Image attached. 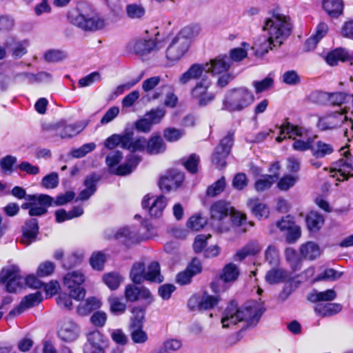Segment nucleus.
<instances>
[{
  "mask_svg": "<svg viewBox=\"0 0 353 353\" xmlns=\"http://www.w3.org/2000/svg\"><path fill=\"white\" fill-rule=\"evenodd\" d=\"M211 85L210 79L203 78L192 89L191 96L199 106H205L214 99V94L208 92Z\"/></svg>",
  "mask_w": 353,
  "mask_h": 353,
  "instance_id": "nucleus-13",
  "label": "nucleus"
},
{
  "mask_svg": "<svg viewBox=\"0 0 353 353\" xmlns=\"http://www.w3.org/2000/svg\"><path fill=\"white\" fill-rule=\"evenodd\" d=\"M336 296L334 290H327L324 292L314 291L309 296V300L312 302L331 301Z\"/></svg>",
  "mask_w": 353,
  "mask_h": 353,
  "instance_id": "nucleus-45",
  "label": "nucleus"
},
{
  "mask_svg": "<svg viewBox=\"0 0 353 353\" xmlns=\"http://www.w3.org/2000/svg\"><path fill=\"white\" fill-rule=\"evenodd\" d=\"M206 74L204 64L194 63L179 77V82L185 85L192 80L208 78Z\"/></svg>",
  "mask_w": 353,
  "mask_h": 353,
  "instance_id": "nucleus-25",
  "label": "nucleus"
},
{
  "mask_svg": "<svg viewBox=\"0 0 353 353\" xmlns=\"http://www.w3.org/2000/svg\"><path fill=\"white\" fill-rule=\"evenodd\" d=\"M268 37H260L252 47L256 56H263L270 50L281 46L291 33L292 26L289 18L283 14H274L268 19L263 27Z\"/></svg>",
  "mask_w": 353,
  "mask_h": 353,
  "instance_id": "nucleus-1",
  "label": "nucleus"
},
{
  "mask_svg": "<svg viewBox=\"0 0 353 353\" xmlns=\"http://www.w3.org/2000/svg\"><path fill=\"white\" fill-rule=\"evenodd\" d=\"M80 328L79 325L72 320H64L60 324L58 330L59 337L64 341L72 342L79 336Z\"/></svg>",
  "mask_w": 353,
  "mask_h": 353,
  "instance_id": "nucleus-22",
  "label": "nucleus"
},
{
  "mask_svg": "<svg viewBox=\"0 0 353 353\" xmlns=\"http://www.w3.org/2000/svg\"><path fill=\"white\" fill-rule=\"evenodd\" d=\"M254 101V96L246 88L230 90L223 100V109L229 112H239L248 107Z\"/></svg>",
  "mask_w": 353,
  "mask_h": 353,
  "instance_id": "nucleus-6",
  "label": "nucleus"
},
{
  "mask_svg": "<svg viewBox=\"0 0 353 353\" xmlns=\"http://www.w3.org/2000/svg\"><path fill=\"white\" fill-rule=\"evenodd\" d=\"M340 159L333 163L331 168L332 176L336 178V180L343 181L352 176L353 157L350 155L346 148L341 149Z\"/></svg>",
  "mask_w": 353,
  "mask_h": 353,
  "instance_id": "nucleus-12",
  "label": "nucleus"
},
{
  "mask_svg": "<svg viewBox=\"0 0 353 353\" xmlns=\"http://www.w3.org/2000/svg\"><path fill=\"white\" fill-rule=\"evenodd\" d=\"M200 32V27L197 25H191L184 27L176 36L180 39L185 40L190 46V41L196 37Z\"/></svg>",
  "mask_w": 353,
  "mask_h": 353,
  "instance_id": "nucleus-40",
  "label": "nucleus"
},
{
  "mask_svg": "<svg viewBox=\"0 0 353 353\" xmlns=\"http://www.w3.org/2000/svg\"><path fill=\"white\" fill-rule=\"evenodd\" d=\"M348 58V52L344 48H338L326 55L325 61L328 65L334 66L337 65L339 61H346Z\"/></svg>",
  "mask_w": 353,
  "mask_h": 353,
  "instance_id": "nucleus-33",
  "label": "nucleus"
},
{
  "mask_svg": "<svg viewBox=\"0 0 353 353\" xmlns=\"http://www.w3.org/2000/svg\"><path fill=\"white\" fill-rule=\"evenodd\" d=\"M168 200L163 196H158L154 198L149 208L150 215L152 217H160L167 205Z\"/></svg>",
  "mask_w": 353,
  "mask_h": 353,
  "instance_id": "nucleus-37",
  "label": "nucleus"
},
{
  "mask_svg": "<svg viewBox=\"0 0 353 353\" xmlns=\"http://www.w3.org/2000/svg\"><path fill=\"white\" fill-rule=\"evenodd\" d=\"M201 270L202 266L200 261L194 259L184 271L176 275V281L181 285L189 284L192 281V278L200 273Z\"/></svg>",
  "mask_w": 353,
  "mask_h": 353,
  "instance_id": "nucleus-23",
  "label": "nucleus"
},
{
  "mask_svg": "<svg viewBox=\"0 0 353 353\" xmlns=\"http://www.w3.org/2000/svg\"><path fill=\"white\" fill-rule=\"evenodd\" d=\"M156 47L154 40L152 39L137 38L130 41L128 44V50L139 57L150 53Z\"/></svg>",
  "mask_w": 353,
  "mask_h": 353,
  "instance_id": "nucleus-18",
  "label": "nucleus"
},
{
  "mask_svg": "<svg viewBox=\"0 0 353 353\" xmlns=\"http://www.w3.org/2000/svg\"><path fill=\"white\" fill-rule=\"evenodd\" d=\"M109 239H114L127 243L128 241H134L137 239V234L129 228H123L117 230L113 235H109Z\"/></svg>",
  "mask_w": 353,
  "mask_h": 353,
  "instance_id": "nucleus-39",
  "label": "nucleus"
},
{
  "mask_svg": "<svg viewBox=\"0 0 353 353\" xmlns=\"http://www.w3.org/2000/svg\"><path fill=\"white\" fill-rule=\"evenodd\" d=\"M123 159V154L119 150L109 153L105 162L110 171L116 175L125 176L130 174L141 161V157L135 154H130L123 163L119 165Z\"/></svg>",
  "mask_w": 353,
  "mask_h": 353,
  "instance_id": "nucleus-5",
  "label": "nucleus"
},
{
  "mask_svg": "<svg viewBox=\"0 0 353 353\" xmlns=\"http://www.w3.org/2000/svg\"><path fill=\"white\" fill-rule=\"evenodd\" d=\"M206 223L207 220L205 217L197 214L191 216L188 219L187 222V226L192 230L197 231L203 228Z\"/></svg>",
  "mask_w": 353,
  "mask_h": 353,
  "instance_id": "nucleus-57",
  "label": "nucleus"
},
{
  "mask_svg": "<svg viewBox=\"0 0 353 353\" xmlns=\"http://www.w3.org/2000/svg\"><path fill=\"white\" fill-rule=\"evenodd\" d=\"M99 178L94 174L88 176L85 181L84 185L85 188L81 191L77 200L85 201L88 199L96 191V183Z\"/></svg>",
  "mask_w": 353,
  "mask_h": 353,
  "instance_id": "nucleus-29",
  "label": "nucleus"
},
{
  "mask_svg": "<svg viewBox=\"0 0 353 353\" xmlns=\"http://www.w3.org/2000/svg\"><path fill=\"white\" fill-rule=\"evenodd\" d=\"M132 331H131V339L132 341L135 343H144L148 339L147 333L142 329V326H139L137 325L135 323L132 324Z\"/></svg>",
  "mask_w": 353,
  "mask_h": 353,
  "instance_id": "nucleus-48",
  "label": "nucleus"
},
{
  "mask_svg": "<svg viewBox=\"0 0 353 353\" xmlns=\"http://www.w3.org/2000/svg\"><path fill=\"white\" fill-rule=\"evenodd\" d=\"M288 272L281 268H272L265 275V281L270 284H276L287 279Z\"/></svg>",
  "mask_w": 353,
  "mask_h": 353,
  "instance_id": "nucleus-38",
  "label": "nucleus"
},
{
  "mask_svg": "<svg viewBox=\"0 0 353 353\" xmlns=\"http://www.w3.org/2000/svg\"><path fill=\"white\" fill-rule=\"evenodd\" d=\"M333 152V145L322 141H318L312 145L311 152L316 159L324 158L327 155L331 154Z\"/></svg>",
  "mask_w": 353,
  "mask_h": 353,
  "instance_id": "nucleus-32",
  "label": "nucleus"
},
{
  "mask_svg": "<svg viewBox=\"0 0 353 353\" xmlns=\"http://www.w3.org/2000/svg\"><path fill=\"white\" fill-rule=\"evenodd\" d=\"M225 187V180L224 177H221L215 183L208 187L207 194L210 196H215L223 191Z\"/></svg>",
  "mask_w": 353,
  "mask_h": 353,
  "instance_id": "nucleus-59",
  "label": "nucleus"
},
{
  "mask_svg": "<svg viewBox=\"0 0 353 353\" xmlns=\"http://www.w3.org/2000/svg\"><path fill=\"white\" fill-rule=\"evenodd\" d=\"M299 251L303 259L310 261L316 259L321 254L319 246L313 241H307L302 244Z\"/></svg>",
  "mask_w": 353,
  "mask_h": 353,
  "instance_id": "nucleus-27",
  "label": "nucleus"
},
{
  "mask_svg": "<svg viewBox=\"0 0 353 353\" xmlns=\"http://www.w3.org/2000/svg\"><path fill=\"white\" fill-rule=\"evenodd\" d=\"M352 98V110L345 106L341 108L340 111H335L319 117L317 123L318 128L322 131L330 130L340 128L343 124L346 123L350 127V129L349 131L347 130H345V136L348 139L350 137H353V95Z\"/></svg>",
  "mask_w": 353,
  "mask_h": 353,
  "instance_id": "nucleus-3",
  "label": "nucleus"
},
{
  "mask_svg": "<svg viewBox=\"0 0 353 353\" xmlns=\"http://www.w3.org/2000/svg\"><path fill=\"white\" fill-rule=\"evenodd\" d=\"M67 54L61 50H50L44 54V59L48 62H57L63 60Z\"/></svg>",
  "mask_w": 353,
  "mask_h": 353,
  "instance_id": "nucleus-58",
  "label": "nucleus"
},
{
  "mask_svg": "<svg viewBox=\"0 0 353 353\" xmlns=\"http://www.w3.org/2000/svg\"><path fill=\"white\" fill-rule=\"evenodd\" d=\"M231 212L232 207L230 203L224 201H219L211 206V223L218 232H225L230 229Z\"/></svg>",
  "mask_w": 353,
  "mask_h": 353,
  "instance_id": "nucleus-8",
  "label": "nucleus"
},
{
  "mask_svg": "<svg viewBox=\"0 0 353 353\" xmlns=\"http://www.w3.org/2000/svg\"><path fill=\"white\" fill-rule=\"evenodd\" d=\"M119 145L131 152H142L146 145V139L143 137L134 138L133 132L125 131L121 134L111 135L104 142V146L109 150Z\"/></svg>",
  "mask_w": 353,
  "mask_h": 353,
  "instance_id": "nucleus-4",
  "label": "nucleus"
},
{
  "mask_svg": "<svg viewBox=\"0 0 353 353\" xmlns=\"http://www.w3.org/2000/svg\"><path fill=\"white\" fill-rule=\"evenodd\" d=\"M342 309V307L339 303H319L316 305L314 310L315 312L322 316H332L334 314L339 312Z\"/></svg>",
  "mask_w": 353,
  "mask_h": 353,
  "instance_id": "nucleus-35",
  "label": "nucleus"
},
{
  "mask_svg": "<svg viewBox=\"0 0 353 353\" xmlns=\"http://www.w3.org/2000/svg\"><path fill=\"white\" fill-rule=\"evenodd\" d=\"M299 180L297 174H286L283 176L278 182L277 187L281 190H288L292 188Z\"/></svg>",
  "mask_w": 353,
  "mask_h": 353,
  "instance_id": "nucleus-51",
  "label": "nucleus"
},
{
  "mask_svg": "<svg viewBox=\"0 0 353 353\" xmlns=\"http://www.w3.org/2000/svg\"><path fill=\"white\" fill-rule=\"evenodd\" d=\"M200 162L199 157L195 154H192L183 164L186 170L190 173H196L198 170V166Z\"/></svg>",
  "mask_w": 353,
  "mask_h": 353,
  "instance_id": "nucleus-61",
  "label": "nucleus"
},
{
  "mask_svg": "<svg viewBox=\"0 0 353 353\" xmlns=\"http://www.w3.org/2000/svg\"><path fill=\"white\" fill-rule=\"evenodd\" d=\"M277 226L282 231L292 230L294 235V239L299 238L301 236V230L299 227L294 225V221L290 216H285L281 221H278Z\"/></svg>",
  "mask_w": 353,
  "mask_h": 353,
  "instance_id": "nucleus-42",
  "label": "nucleus"
},
{
  "mask_svg": "<svg viewBox=\"0 0 353 353\" xmlns=\"http://www.w3.org/2000/svg\"><path fill=\"white\" fill-rule=\"evenodd\" d=\"M233 133L229 132L216 147L212 156V161L217 168H222L225 165L226 158L229 155L233 145Z\"/></svg>",
  "mask_w": 353,
  "mask_h": 353,
  "instance_id": "nucleus-15",
  "label": "nucleus"
},
{
  "mask_svg": "<svg viewBox=\"0 0 353 353\" xmlns=\"http://www.w3.org/2000/svg\"><path fill=\"white\" fill-rule=\"evenodd\" d=\"M126 13L128 17L132 19H139L144 16L145 10L140 4L132 3L126 6Z\"/></svg>",
  "mask_w": 353,
  "mask_h": 353,
  "instance_id": "nucleus-50",
  "label": "nucleus"
},
{
  "mask_svg": "<svg viewBox=\"0 0 353 353\" xmlns=\"http://www.w3.org/2000/svg\"><path fill=\"white\" fill-rule=\"evenodd\" d=\"M239 275V270L238 267L234 263L227 264L221 274V279L226 283L234 282L236 281Z\"/></svg>",
  "mask_w": 353,
  "mask_h": 353,
  "instance_id": "nucleus-43",
  "label": "nucleus"
},
{
  "mask_svg": "<svg viewBox=\"0 0 353 353\" xmlns=\"http://www.w3.org/2000/svg\"><path fill=\"white\" fill-rule=\"evenodd\" d=\"M150 154H157L165 150V145L159 136L152 137L149 141L146 140V145L143 150Z\"/></svg>",
  "mask_w": 353,
  "mask_h": 353,
  "instance_id": "nucleus-34",
  "label": "nucleus"
},
{
  "mask_svg": "<svg viewBox=\"0 0 353 353\" xmlns=\"http://www.w3.org/2000/svg\"><path fill=\"white\" fill-rule=\"evenodd\" d=\"M26 199L32 201V208L29 210L32 216L44 214L47 208L53 203V199L46 194L28 195Z\"/></svg>",
  "mask_w": 353,
  "mask_h": 353,
  "instance_id": "nucleus-16",
  "label": "nucleus"
},
{
  "mask_svg": "<svg viewBox=\"0 0 353 353\" xmlns=\"http://www.w3.org/2000/svg\"><path fill=\"white\" fill-rule=\"evenodd\" d=\"M103 281L111 290H114L119 288L123 279L118 273L110 272L103 276Z\"/></svg>",
  "mask_w": 353,
  "mask_h": 353,
  "instance_id": "nucleus-47",
  "label": "nucleus"
},
{
  "mask_svg": "<svg viewBox=\"0 0 353 353\" xmlns=\"http://www.w3.org/2000/svg\"><path fill=\"white\" fill-rule=\"evenodd\" d=\"M130 277L132 282L140 284L144 281H149L156 283H161L163 277L160 273L159 263L153 261L150 263L147 269L143 263H135L131 269Z\"/></svg>",
  "mask_w": 353,
  "mask_h": 353,
  "instance_id": "nucleus-7",
  "label": "nucleus"
},
{
  "mask_svg": "<svg viewBox=\"0 0 353 353\" xmlns=\"http://www.w3.org/2000/svg\"><path fill=\"white\" fill-rule=\"evenodd\" d=\"M165 114V110L163 108H157L151 110L145 115L153 124L159 123Z\"/></svg>",
  "mask_w": 353,
  "mask_h": 353,
  "instance_id": "nucleus-64",
  "label": "nucleus"
},
{
  "mask_svg": "<svg viewBox=\"0 0 353 353\" xmlns=\"http://www.w3.org/2000/svg\"><path fill=\"white\" fill-rule=\"evenodd\" d=\"M278 176L276 175L267 174L256 181L254 184L255 190L257 192H263L268 190L276 181Z\"/></svg>",
  "mask_w": 353,
  "mask_h": 353,
  "instance_id": "nucleus-46",
  "label": "nucleus"
},
{
  "mask_svg": "<svg viewBox=\"0 0 353 353\" xmlns=\"http://www.w3.org/2000/svg\"><path fill=\"white\" fill-rule=\"evenodd\" d=\"M264 311L261 303L248 302L240 308L232 303L223 313L221 319L223 327H231L239 322H245L248 327L256 325Z\"/></svg>",
  "mask_w": 353,
  "mask_h": 353,
  "instance_id": "nucleus-2",
  "label": "nucleus"
},
{
  "mask_svg": "<svg viewBox=\"0 0 353 353\" xmlns=\"http://www.w3.org/2000/svg\"><path fill=\"white\" fill-rule=\"evenodd\" d=\"M85 127V125L81 123L70 124L64 127L60 136L61 138H70L80 133Z\"/></svg>",
  "mask_w": 353,
  "mask_h": 353,
  "instance_id": "nucleus-49",
  "label": "nucleus"
},
{
  "mask_svg": "<svg viewBox=\"0 0 353 353\" xmlns=\"http://www.w3.org/2000/svg\"><path fill=\"white\" fill-rule=\"evenodd\" d=\"M55 269V264L50 261L41 263L37 270V274L40 277L48 276L52 274Z\"/></svg>",
  "mask_w": 353,
  "mask_h": 353,
  "instance_id": "nucleus-54",
  "label": "nucleus"
},
{
  "mask_svg": "<svg viewBox=\"0 0 353 353\" xmlns=\"http://www.w3.org/2000/svg\"><path fill=\"white\" fill-rule=\"evenodd\" d=\"M248 205L252 213L259 219L267 218L270 214L268 206L259 201V199H250L248 201Z\"/></svg>",
  "mask_w": 353,
  "mask_h": 353,
  "instance_id": "nucleus-28",
  "label": "nucleus"
},
{
  "mask_svg": "<svg viewBox=\"0 0 353 353\" xmlns=\"http://www.w3.org/2000/svg\"><path fill=\"white\" fill-rule=\"evenodd\" d=\"M324 223L323 217L316 212H310L306 217V223L310 231L319 230Z\"/></svg>",
  "mask_w": 353,
  "mask_h": 353,
  "instance_id": "nucleus-41",
  "label": "nucleus"
},
{
  "mask_svg": "<svg viewBox=\"0 0 353 353\" xmlns=\"http://www.w3.org/2000/svg\"><path fill=\"white\" fill-rule=\"evenodd\" d=\"M188 43L175 37L166 50V58L170 61H177L186 53L189 48Z\"/></svg>",
  "mask_w": 353,
  "mask_h": 353,
  "instance_id": "nucleus-20",
  "label": "nucleus"
},
{
  "mask_svg": "<svg viewBox=\"0 0 353 353\" xmlns=\"http://www.w3.org/2000/svg\"><path fill=\"white\" fill-rule=\"evenodd\" d=\"M139 287H137L132 284L125 286L124 291V296L127 301L135 302L139 300Z\"/></svg>",
  "mask_w": 353,
  "mask_h": 353,
  "instance_id": "nucleus-62",
  "label": "nucleus"
},
{
  "mask_svg": "<svg viewBox=\"0 0 353 353\" xmlns=\"http://www.w3.org/2000/svg\"><path fill=\"white\" fill-rule=\"evenodd\" d=\"M101 301L95 297H90L81 301L77 308V313L81 316H86L92 311L101 307Z\"/></svg>",
  "mask_w": 353,
  "mask_h": 353,
  "instance_id": "nucleus-31",
  "label": "nucleus"
},
{
  "mask_svg": "<svg viewBox=\"0 0 353 353\" xmlns=\"http://www.w3.org/2000/svg\"><path fill=\"white\" fill-rule=\"evenodd\" d=\"M110 310L115 315H121L126 310V303L121 298L112 295L108 298Z\"/></svg>",
  "mask_w": 353,
  "mask_h": 353,
  "instance_id": "nucleus-44",
  "label": "nucleus"
},
{
  "mask_svg": "<svg viewBox=\"0 0 353 353\" xmlns=\"http://www.w3.org/2000/svg\"><path fill=\"white\" fill-rule=\"evenodd\" d=\"M184 134V131L174 128H168L164 130L165 139L170 142L176 141L180 139Z\"/></svg>",
  "mask_w": 353,
  "mask_h": 353,
  "instance_id": "nucleus-60",
  "label": "nucleus"
},
{
  "mask_svg": "<svg viewBox=\"0 0 353 353\" xmlns=\"http://www.w3.org/2000/svg\"><path fill=\"white\" fill-rule=\"evenodd\" d=\"M105 342L99 331L90 332L83 346V353H105Z\"/></svg>",
  "mask_w": 353,
  "mask_h": 353,
  "instance_id": "nucleus-19",
  "label": "nucleus"
},
{
  "mask_svg": "<svg viewBox=\"0 0 353 353\" xmlns=\"http://www.w3.org/2000/svg\"><path fill=\"white\" fill-rule=\"evenodd\" d=\"M184 180V174L176 170H170L160 178L159 185L163 192L176 190Z\"/></svg>",
  "mask_w": 353,
  "mask_h": 353,
  "instance_id": "nucleus-17",
  "label": "nucleus"
},
{
  "mask_svg": "<svg viewBox=\"0 0 353 353\" xmlns=\"http://www.w3.org/2000/svg\"><path fill=\"white\" fill-rule=\"evenodd\" d=\"M265 261L271 265H276L279 262V254L277 248L269 245L265 252Z\"/></svg>",
  "mask_w": 353,
  "mask_h": 353,
  "instance_id": "nucleus-56",
  "label": "nucleus"
},
{
  "mask_svg": "<svg viewBox=\"0 0 353 353\" xmlns=\"http://www.w3.org/2000/svg\"><path fill=\"white\" fill-rule=\"evenodd\" d=\"M70 19L74 25L85 31L100 30L106 26L105 19L98 14L90 17L77 12L75 14H70Z\"/></svg>",
  "mask_w": 353,
  "mask_h": 353,
  "instance_id": "nucleus-11",
  "label": "nucleus"
},
{
  "mask_svg": "<svg viewBox=\"0 0 353 353\" xmlns=\"http://www.w3.org/2000/svg\"><path fill=\"white\" fill-rule=\"evenodd\" d=\"M274 79L270 77H267L261 81H254L252 82V86L255 89L256 94L265 92L273 87Z\"/></svg>",
  "mask_w": 353,
  "mask_h": 353,
  "instance_id": "nucleus-52",
  "label": "nucleus"
},
{
  "mask_svg": "<svg viewBox=\"0 0 353 353\" xmlns=\"http://www.w3.org/2000/svg\"><path fill=\"white\" fill-rule=\"evenodd\" d=\"M42 300L43 297L40 292L30 294L21 300L18 306L10 312L8 316H15L19 315L26 310L38 305L42 301Z\"/></svg>",
  "mask_w": 353,
  "mask_h": 353,
  "instance_id": "nucleus-24",
  "label": "nucleus"
},
{
  "mask_svg": "<svg viewBox=\"0 0 353 353\" xmlns=\"http://www.w3.org/2000/svg\"><path fill=\"white\" fill-rule=\"evenodd\" d=\"M101 79V74L98 72H93L85 77L81 78L78 81V85L80 88L88 87L95 82L100 81Z\"/></svg>",
  "mask_w": 353,
  "mask_h": 353,
  "instance_id": "nucleus-55",
  "label": "nucleus"
},
{
  "mask_svg": "<svg viewBox=\"0 0 353 353\" xmlns=\"http://www.w3.org/2000/svg\"><path fill=\"white\" fill-rule=\"evenodd\" d=\"M323 8L331 17H337L343 12V4L341 0H323Z\"/></svg>",
  "mask_w": 353,
  "mask_h": 353,
  "instance_id": "nucleus-36",
  "label": "nucleus"
},
{
  "mask_svg": "<svg viewBox=\"0 0 353 353\" xmlns=\"http://www.w3.org/2000/svg\"><path fill=\"white\" fill-rule=\"evenodd\" d=\"M280 134L276 138V141L279 143L281 142L287 137L289 139H294L292 143V148L299 152H305L307 150H312V143L308 139L307 141L301 139H296L295 136L302 137L304 134V130L299 126L294 125L290 123H286L279 127Z\"/></svg>",
  "mask_w": 353,
  "mask_h": 353,
  "instance_id": "nucleus-9",
  "label": "nucleus"
},
{
  "mask_svg": "<svg viewBox=\"0 0 353 353\" xmlns=\"http://www.w3.org/2000/svg\"><path fill=\"white\" fill-rule=\"evenodd\" d=\"M106 260L105 255L102 252H94L90 258L92 268L97 270H102Z\"/></svg>",
  "mask_w": 353,
  "mask_h": 353,
  "instance_id": "nucleus-53",
  "label": "nucleus"
},
{
  "mask_svg": "<svg viewBox=\"0 0 353 353\" xmlns=\"http://www.w3.org/2000/svg\"><path fill=\"white\" fill-rule=\"evenodd\" d=\"M21 243L29 245L36 240L39 232L38 221L36 219H31L26 222L22 228Z\"/></svg>",
  "mask_w": 353,
  "mask_h": 353,
  "instance_id": "nucleus-26",
  "label": "nucleus"
},
{
  "mask_svg": "<svg viewBox=\"0 0 353 353\" xmlns=\"http://www.w3.org/2000/svg\"><path fill=\"white\" fill-rule=\"evenodd\" d=\"M261 248L262 247L257 241H250L236 252L234 259L235 261H243L248 256L258 254Z\"/></svg>",
  "mask_w": 353,
  "mask_h": 353,
  "instance_id": "nucleus-30",
  "label": "nucleus"
},
{
  "mask_svg": "<svg viewBox=\"0 0 353 353\" xmlns=\"http://www.w3.org/2000/svg\"><path fill=\"white\" fill-rule=\"evenodd\" d=\"M42 185L48 189H53L59 184V176L56 172H52L45 176L41 181Z\"/></svg>",
  "mask_w": 353,
  "mask_h": 353,
  "instance_id": "nucleus-63",
  "label": "nucleus"
},
{
  "mask_svg": "<svg viewBox=\"0 0 353 353\" xmlns=\"http://www.w3.org/2000/svg\"><path fill=\"white\" fill-rule=\"evenodd\" d=\"M85 277L80 270H73L68 272L63 278V287L68 291L74 300L81 301L85 296L83 287Z\"/></svg>",
  "mask_w": 353,
  "mask_h": 353,
  "instance_id": "nucleus-10",
  "label": "nucleus"
},
{
  "mask_svg": "<svg viewBox=\"0 0 353 353\" xmlns=\"http://www.w3.org/2000/svg\"><path fill=\"white\" fill-rule=\"evenodd\" d=\"M206 73L221 74L228 71L231 66L230 59L226 55H219L208 63H204Z\"/></svg>",
  "mask_w": 353,
  "mask_h": 353,
  "instance_id": "nucleus-21",
  "label": "nucleus"
},
{
  "mask_svg": "<svg viewBox=\"0 0 353 353\" xmlns=\"http://www.w3.org/2000/svg\"><path fill=\"white\" fill-rule=\"evenodd\" d=\"M0 283L6 284V289L8 292H17L23 283L19 268L14 265L3 268L0 272Z\"/></svg>",
  "mask_w": 353,
  "mask_h": 353,
  "instance_id": "nucleus-14",
  "label": "nucleus"
}]
</instances>
